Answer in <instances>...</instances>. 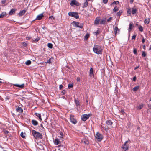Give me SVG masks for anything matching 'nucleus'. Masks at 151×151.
Here are the masks:
<instances>
[{
    "label": "nucleus",
    "mask_w": 151,
    "mask_h": 151,
    "mask_svg": "<svg viewBox=\"0 0 151 151\" xmlns=\"http://www.w3.org/2000/svg\"><path fill=\"white\" fill-rule=\"evenodd\" d=\"M94 52L97 54H102V49L101 47L98 45H95L93 48Z\"/></svg>",
    "instance_id": "f257e3e1"
},
{
    "label": "nucleus",
    "mask_w": 151,
    "mask_h": 151,
    "mask_svg": "<svg viewBox=\"0 0 151 151\" xmlns=\"http://www.w3.org/2000/svg\"><path fill=\"white\" fill-rule=\"evenodd\" d=\"M32 133L35 138L37 139H41L42 138V135L39 132L35 130L32 131Z\"/></svg>",
    "instance_id": "f03ea898"
},
{
    "label": "nucleus",
    "mask_w": 151,
    "mask_h": 151,
    "mask_svg": "<svg viewBox=\"0 0 151 151\" xmlns=\"http://www.w3.org/2000/svg\"><path fill=\"white\" fill-rule=\"evenodd\" d=\"M68 15L69 16L74 17L76 19H78L79 18V16L77 12H69L68 13Z\"/></svg>",
    "instance_id": "7ed1b4c3"
},
{
    "label": "nucleus",
    "mask_w": 151,
    "mask_h": 151,
    "mask_svg": "<svg viewBox=\"0 0 151 151\" xmlns=\"http://www.w3.org/2000/svg\"><path fill=\"white\" fill-rule=\"evenodd\" d=\"M95 138L99 141H101L103 139V136L99 132H97L95 135Z\"/></svg>",
    "instance_id": "20e7f679"
},
{
    "label": "nucleus",
    "mask_w": 151,
    "mask_h": 151,
    "mask_svg": "<svg viewBox=\"0 0 151 151\" xmlns=\"http://www.w3.org/2000/svg\"><path fill=\"white\" fill-rule=\"evenodd\" d=\"M129 141V139L128 140L126 141L124 144L123 145L122 148L123 151H126L128 150V145H127L126 144Z\"/></svg>",
    "instance_id": "39448f33"
},
{
    "label": "nucleus",
    "mask_w": 151,
    "mask_h": 151,
    "mask_svg": "<svg viewBox=\"0 0 151 151\" xmlns=\"http://www.w3.org/2000/svg\"><path fill=\"white\" fill-rule=\"evenodd\" d=\"M89 114H84L81 116V119L83 121H85L88 119L90 117Z\"/></svg>",
    "instance_id": "423d86ee"
},
{
    "label": "nucleus",
    "mask_w": 151,
    "mask_h": 151,
    "mask_svg": "<svg viewBox=\"0 0 151 151\" xmlns=\"http://www.w3.org/2000/svg\"><path fill=\"white\" fill-rule=\"evenodd\" d=\"M70 5L71 6L76 5L77 6H79L80 4L76 0H72L70 4Z\"/></svg>",
    "instance_id": "0eeeda50"
},
{
    "label": "nucleus",
    "mask_w": 151,
    "mask_h": 151,
    "mask_svg": "<svg viewBox=\"0 0 151 151\" xmlns=\"http://www.w3.org/2000/svg\"><path fill=\"white\" fill-rule=\"evenodd\" d=\"M70 121L73 124H75L77 122L76 119L74 118V116L73 115L70 116Z\"/></svg>",
    "instance_id": "6e6552de"
},
{
    "label": "nucleus",
    "mask_w": 151,
    "mask_h": 151,
    "mask_svg": "<svg viewBox=\"0 0 151 151\" xmlns=\"http://www.w3.org/2000/svg\"><path fill=\"white\" fill-rule=\"evenodd\" d=\"M74 26L75 27H79L80 28H82L83 26L82 24H80L78 22H74Z\"/></svg>",
    "instance_id": "1a4fd4ad"
},
{
    "label": "nucleus",
    "mask_w": 151,
    "mask_h": 151,
    "mask_svg": "<svg viewBox=\"0 0 151 151\" xmlns=\"http://www.w3.org/2000/svg\"><path fill=\"white\" fill-rule=\"evenodd\" d=\"M44 17L43 13H42L37 15L36 18V20H40Z\"/></svg>",
    "instance_id": "9d476101"
},
{
    "label": "nucleus",
    "mask_w": 151,
    "mask_h": 151,
    "mask_svg": "<svg viewBox=\"0 0 151 151\" xmlns=\"http://www.w3.org/2000/svg\"><path fill=\"white\" fill-rule=\"evenodd\" d=\"M81 142L82 143H84L86 144H88L89 143L88 141L86 138L83 139L81 140Z\"/></svg>",
    "instance_id": "9b49d317"
},
{
    "label": "nucleus",
    "mask_w": 151,
    "mask_h": 151,
    "mask_svg": "<svg viewBox=\"0 0 151 151\" xmlns=\"http://www.w3.org/2000/svg\"><path fill=\"white\" fill-rule=\"evenodd\" d=\"M16 110L17 112L19 113H22L23 112V109L21 108V107H18L16 108Z\"/></svg>",
    "instance_id": "f8f14e48"
},
{
    "label": "nucleus",
    "mask_w": 151,
    "mask_h": 151,
    "mask_svg": "<svg viewBox=\"0 0 151 151\" xmlns=\"http://www.w3.org/2000/svg\"><path fill=\"white\" fill-rule=\"evenodd\" d=\"M32 123L34 126H36L38 124V122L37 121L33 119L32 120Z\"/></svg>",
    "instance_id": "ddd939ff"
},
{
    "label": "nucleus",
    "mask_w": 151,
    "mask_h": 151,
    "mask_svg": "<svg viewBox=\"0 0 151 151\" xmlns=\"http://www.w3.org/2000/svg\"><path fill=\"white\" fill-rule=\"evenodd\" d=\"M15 86L18 87L20 88H23L24 86V84H23L21 85L18 84H14V85Z\"/></svg>",
    "instance_id": "4468645a"
},
{
    "label": "nucleus",
    "mask_w": 151,
    "mask_h": 151,
    "mask_svg": "<svg viewBox=\"0 0 151 151\" xmlns=\"http://www.w3.org/2000/svg\"><path fill=\"white\" fill-rule=\"evenodd\" d=\"M137 11V9L135 8H132V14H134L136 13Z\"/></svg>",
    "instance_id": "2eb2a0df"
},
{
    "label": "nucleus",
    "mask_w": 151,
    "mask_h": 151,
    "mask_svg": "<svg viewBox=\"0 0 151 151\" xmlns=\"http://www.w3.org/2000/svg\"><path fill=\"white\" fill-rule=\"evenodd\" d=\"M54 143L55 145H58L60 143V141L59 140V139H56L54 141Z\"/></svg>",
    "instance_id": "dca6fc26"
},
{
    "label": "nucleus",
    "mask_w": 151,
    "mask_h": 151,
    "mask_svg": "<svg viewBox=\"0 0 151 151\" xmlns=\"http://www.w3.org/2000/svg\"><path fill=\"white\" fill-rule=\"evenodd\" d=\"M106 123L108 125H111L112 124V122L110 120H108L106 121Z\"/></svg>",
    "instance_id": "f3484780"
},
{
    "label": "nucleus",
    "mask_w": 151,
    "mask_h": 151,
    "mask_svg": "<svg viewBox=\"0 0 151 151\" xmlns=\"http://www.w3.org/2000/svg\"><path fill=\"white\" fill-rule=\"evenodd\" d=\"M6 12H2L1 14L0 15V18H2L6 16Z\"/></svg>",
    "instance_id": "a211bd4d"
},
{
    "label": "nucleus",
    "mask_w": 151,
    "mask_h": 151,
    "mask_svg": "<svg viewBox=\"0 0 151 151\" xmlns=\"http://www.w3.org/2000/svg\"><path fill=\"white\" fill-rule=\"evenodd\" d=\"M15 9H12L9 12V14L10 15H12L15 13Z\"/></svg>",
    "instance_id": "6ab92c4d"
},
{
    "label": "nucleus",
    "mask_w": 151,
    "mask_h": 151,
    "mask_svg": "<svg viewBox=\"0 0 151 151\" xmlns=\"http://www.w3.org/2000/svg\"><path fill=\"white\" fill-rule=\"evenodd\" d=\"M26 12V11L25 10H23L21 11L19 13V15L20 16H22Z\"/></svg>",
    "instance_id": "aec40b11"
},
{
    "label": "nucleus",
    "mask_w": 151,
    "mask_h": 151,
    "mask_svg": "<svg viewBox=\"0 0 151 151\" xmlns=\"http://www.w3.org/2000/svg\"><path fill=\"white\" fill-rule=\"evenodd\" d=\"M106 19V18H104L102 19L100 22V23L101 24H105Z\"/></svg>",
    "instance_id": "412c9836"
},
{
    "label": "nucleus",
    "mask_w": 151,
    "mask_h": 151,
    "mask_svg": "<svg viewBox=\"0 0 151 151\" xmlns=\"http://www.w3.org/2000/svg\"><path fill=\"white\" fill-rule=\"evenodd\" d=\"M100 21V20L99 19H98L96 18V19L95 20L94 23L95 24H97L99 23Z\"/></svg>",
    "instance_id": "4be33fe9"
},
{
    "label": "nucleus",
    "mask_w": 151,
    "mask_h": 151,
    "mask_svg": "<svg viewBox=\"0 0 151 151\" xmlns=\"http://www.w3.org/2000/svg\"><path fill=\"white\" fill-rule=\"evenodd\" d=\"M88 1H86H86L84 2V3L83 6V8L86 7L88 5Z\"/></svg>",
    "instance_id": "5701e85b"
},
{
    "label": "nucleus",
    "mask_w": 151,
    "mask_h": 151,
    "mask_svg": "<svg viewBox=\"0 0 151 151\" xmlns=\"http://www.w3.org/2000/svg\"><path fill=\"white\" fill-rule=\"evenodd\" d=\"M93 69L92 68H91L90 70L89 75L90 76H91L93 75Z\"/></svg>",
    "instance_id": "b1692460"
},
{
    "label": "nucleus",
    "mask_w": 151,
    "mask_h": 151,
    "mask_svg": "<svg viewBox=\"0 0 151 151\" xmlns=\"http://www.w3.org/2000/svg\"><path fill=\"white\" fill-rule=\"evenodd\" d=\"M36 116L39 117V118L40 120H42V119L41 116V114L39 113H35Z\"/></svg>",
    "instance_id": "393cba45"
},
{
    "label": "nucleus",
    "mask_w": 151,
    "mask_h": 151,
    "mask_svg": "<svg viewBox=\"0 0 151 151\" xmlns=\"http://www.w3.org/2000/svg\"><path fill=\"white\" fill-rule=\"evenodd\" d=\"M133 27V24H132L130 23L129 24V28L128 29V30L129 31H130L132 29V28Z\"/></svg>",
    "instance_id": "a878e982"
},
{
    "label": "nucleus",
    "mask_w": 151,
    "mask_h": 151,
    "mask_svg": "<svg viewBox=\"0 0 151 151\" xmlns=\"http://www.w3.org/2000/svg\"><path fill=\"white\" fill-rule=\"evenodd\" d=\"M139 88V86H136L133 88V91H135L138 90V89Z\"/></svg>",
    "instance_id": "bb28decb"
},
{
    "label": "nucleus",
    "mask_w": 151,
    "mask_h": 151,
    "mask_svg": "<svg viewBox=\"0 0 151 151\" xmlns=\"http://www.w3.org/2000/svg\"><path fill=\"white\" fill-rule=\"evenodd\" d=\"M48 47L50 48H52L53 47V45L52 44L49 43L47 44Z\"/></svg>",
    "instance_id": "cd10ccee"
},
{
    "label": "nucleus",
    "mask_w": 151,
    "mask_h": 151,
    "mask_svg": "<svg viewBox=\"0 0 151 151\" xmlns=\"http://www.w3.org/2000/svg\"><path fill=\"white\" fill-rule=\"evenodd\" d=\"M31 62L30 60H27L25 64L27 65H29L31 64Z\"/></svg>",
    "instance_id": "c85d7f7f"
},
{
    "label": "nucleus",
    "mask_w": 151,
    "mask_h": 151,
    "mask_svg": "<svg viewBox=\"0 0 151 151\" xmlns=\"http://www.w3.org/2000/svg\"><path fill=\"white\" fill-rule=\"evenodd\" d=\"M149 19L148 20L146 19L144 21V23L146 24H148L149 23Z\"/></svg>",
    "instance_id": "c756f323"
},
{
    "label": "nucleus",
    "mask_w": 151,
    "mask_h": 151,
    "mask_svg": "<svg viewBox=\"0 0 151 151\" xmlns=\"http://www.w3.org/2000/svg\"><path fill=\"white\" fill-rule=\"evenodd\" d=\"M143 105L142 104L139 105L137 107V109L140 110L143 107Z\"/></svg>",
    "instance_id": "7c9ffc66"
},
{
    "label": "nucleus",
    "mask_w": 151,
    "mask_h": 151,
    "mask_svg": "<svg viewBox=\"0 0 151 151\" xmlns=\"http://www.w3.org/2000/svg\"><path fill=\"white\" fill-rule=\"evenodd\" d=\"M118 10V8L117 6H115L113 9V11L114 12H116Z\"/></svg>",
    "instance_id": "2f4dec72"
},
{
    "label": "nucleus",
    "mask_w": 151,
    "mask_h": 151,
    "mask_svg": "<svg viewBox=\"0 0 151 151\" xmlns=\"http://www.w3.org/2000/svg\"><path fill=\"white\" fill-rule=\"evenodd\" d=\"M118 30H119V29H118L117 27L116 26L115 27L114 29V32H115V34L116 35L117 31Z\"/></svg>",
    "instance_id": "473e14b6"
},
{
    "label": "nucleus",
    "mask_w": 151,
    "mask_h": 151,
    "mask_svg": "<svg viewBox=\"0 0 151 151\" xmlns=\"http://www.w3.org/2000/svg\"><path fill=\"white\" fill-rule=\"evenodd\" d=\"M75 102H76V105L77 106L79 105L80 103H79V101H78L77 100H75Z\"/></svg>",
    "instance_id": "72a5a7b5"
},
{
    "label": "nucleus",
    "mask_w": 151,
    "mask_h": 151,
    "mask_svg": "<svg viewBox=\"0 0 151 151\" xmlns=\"http://www.w3.org/2000/svg\"><path fill=\"white\" fill-rule=\"evenodd\" d=\"M139 29L141 32H142L143 30V27L141 26H140L139 27Z\"/></svg>",
    "instance_id": "f704fd0d"
},
{
    "label": "nucleus",
    "mask_w": 151,
    "mask_h": 151,
    "mask_svg": "<svg viewBox=\"0 0 151 151\" xmlns=\"http://www.w3.org/2000/svg\"><path fill=\"white\" fill-rule=\"evenodd\" d=\"M142 56L143 57H145L146 55V54L145 52L144 51L142 52Z\"/></svg>",
    "instance_id": "c9c22d12"
},
{
    "label": "nucleus",
    "mask_w": 151,
    "mask_h": 151,
    "mask_svg": "<svg viewBox=\"0 0 151 151\" xmlns=\"http://www.w3.org/2000/svg\"><path fill=\"white\" fill-rule=\"evenodd\" d=\"M39 39H40V38L39 37L37 38L35 40H33V42H37V41H39Z\"/></svg>",
    "instance_id": "e433bc0d"
},
{
    "label": "nucleus",
    "mask_w": 151,
    "mask_h": 151,
    "mask_svg": "<svg viewBox=\"0 0 151 151\" xmlns=\"http://www.w3.org/2000/svg\"><path fill=\"white\" fill-rule=\"evenodd\" d=\"M133 53L135 54H136L137 53V50L136 48H134L133 49Z\"/></svg>",
    "instance_id": "4c0bfd02"
},
{
    "label": "nucleus",
    "mask_w": 151,
    "mask_h": 151,
    "mask_svg": "<svg viewBox=\"0 0 151 151\" xmlns=\"http://www.w3.org/2000/svg\"><path fill=\"white\" fill-rule=\"evenodd\" d=\"M20 136L23 138H25V136L24 135L23 133V132H22V133H21V134H20Z\"/></svg>",
    "instance_id": "58836bf2"
},
{
    "label": "nucleus",
    "mask_w": 151,
    "mask_h": 151,
    "mask_svg": "<svg viewBox=\"0 0 151 151\" xmlns=\"http://www.w3.org/2000/svg\"><path fill=\"white\" fill-rule=\"evenodd\" d=\"M119 3V2L118 1H114L111 4H118Z\"/></svg>",
    "instance_id": "ea45409f"
},
{
    "label": "nucleus",
    "mask_w": 151,
    "mask_h": 151,
    "mask_svg": "<svg viewBox=\"0 0 151 151\" xmlns=\"http://www.w3.org/2000/svg\"><path fill=\"white\" fill-rule=\"evenodd\" d=\"M136 37V35H134L132 37V40H134L135 39Z\"/></svg>",
    "instance_id": "a19ab883"
},
{
    "label": "nucleus",
    "mask_w": 151,
    "mask_h": 151,
    "mask_svg": "<svg viewBox=\"0 0 151 151\" xmlns=\"http://www.w3.org/2000/svg\"><path fill=\"white\" fill-rule=\"evenodd\" d=\"M73 87V84H69L68 86V88H72Z\"/></svg>",
    "instance_id": "79ce46f5"
},
{
    "label": "nucleus",
    "mask_w": 151,
    "mask_h": 151,
    "mask_svg": "<svg viewBox=\"0 0 151 151\" xmlns=\"http://www.w3.org/2000/svg\"><path fill=\"white\" fill-rule=\"evenodd\" d=\"M95 34L96 35H97L99 33V30H97L96 31L94 32Z\"/></svg>",
    "instance_id": "37998d69"
},
{
    "label": "nucleus",
    "mask_w": 151,
    "mask_h": 151,
    "mask_svg": "<svg viewBox=\"0 0 151 151\" xmlns=\"http://www.w3.org/2000/svg\"><path fill=\"white\" fill-rule=\"evenodd\" d=\"M6 0H2L1 1V2L2 4H4L6 3Z\"/></svg>",
    "instance_id": "c03bdc74"
},
{
    "label": "nucleus",
    "mask_w": 151,
    "mask_h": 151,
    "mask_svg": "<svg viewBox=\"0 0 151 151\" xmlns=\"http://www.w3.org/2000/svg\"><path fill=\"white\" fill-rule=\"evenodd\" d=\"M112 18L111 17H110L108 18V19L107 20V22H109L111 21V20L112 19Z\"/></svg>",
    "instance_id": "a18cd8bd"
},
{
    "label": "nucleus",
    "mask_w": 151,
    "mask_h": 151,
    "mask_svg": "<svg viewBox=\"0 0 151 151\" xmlns=\"http://www.w3.org/2000/svg\"><path fill=\"white\" fill-rule=\"evenodd\" d=\"M88 37H89V35L88 34H86L85 37V38L86 39H88Z\"/></svg>",
    "instance_id": "49530a36"
},
{
    "label": "nucleus",
    "mask_w": 151,
    "mask_h": 151,
    "mask_svg": "<svg viewBox=\"0 0 151 151\" xmlns=\"http://www.w3.org/2000/svg\"><path fill=\"white\" fill-rule=\"evenodd\" d=\"M121 113L122 114H124V112L123 110H122L121 111Z\"/></svg>",
    "instance_id": "de8ad7c7"
},
{
    "label": "nucleus",
    "mask_w": 151,
    "mask_h": 151,
    "mask_svg": "<svg viewBox=\"0 0 151 151\" xmlns=\"http://www.w3.org/2000/svg\"><path fill=\"white\" fill-rule=\"evenodd\" d=\"M107 2L108 0H103V2L105 4L107 3Z\"/></svg>",
    "instance_id": "09e8293b"
},
{
    "label": "nucleus",
    "mask_w": 151,
    "mask_h": 151,
    "mask_svg": "<svg viewBox=\"0 0 151 151\" xmlns=\"http://www.w3.org/2000/svg\"><path fill=\"white\" fill-rule=\"evenodd\" d=\"M86 102L87 103H88V96H87V98L86 99Z\"/></svg>",
    "instance_id": "8fccbe9b"
},
{
    "label": "nucleus",
    "mask_w": 151,
    "mask_h": 151,
    "mask_svg": "<svg viewBox=\"0 0 151 151\" xmlns=\"http://www.w3.org/2000/svg\"><path fill=\"white\" fill-rule=\"evenodd\" d=\"M63 87V86L62 85H60L59 86V88L60 89H62Z\"/></svg>",
    "instance_id": "3c124183"
},
{
    "label": "nucleus",
    "mask_w": 151,
    "mask_h": 151,
    "mask_svg": "<svg viewBox=\"0 0 151 151\" xmlns=\"http://www.w3.org/2000/svg\"><path fill=\"white\" fill-rule=\"evenodd\" d=\"M77 80L78 81H80V78L79 77L77 78Z\"/></svg>",
    "instance_id": "603ef678"
},
{
    "label": "nucleus",
    "mask_w": 151,
    "mask_h": 151,
    "mask_svg": "<svg viewBox=\"0 0 151 151\" xmlns=\"http://www.w3.org/2000/svg\"><path fill=\"white\" fill-rule=\"evenodd\" d=\"M127 14H131V11L130 10H129L127 11Z\"/></svg>",
    "instance_id": "864d4df0"
},
{
    "label": "nucleus",
    "mask_w": 151,
    "mask_h": 151,
    "mask_svg": "<svg viewBox=\"0 0 151 151\" xmlns=\"http://www.w3.org/2000/svg\"><path fill=\"white\" fill-rule=\"evenodd\" d=\"M51 58H50L47 61V63H51Z\"/></svg>",
    "instance_id": "5fc2aeb1"
},
{
    "label": "nucleus",
    "mask_w": 151,
    "mask_h": 151,
    "mask_svg": "<svg viewBox=\"0 0 151 151\" xmlns=\"http://www.w3.org/2000/svg\"><path fill=\"white\" fill-rule=\"evenodd\" d=\"M121 13L122 12L119 11L117 13V14L118 15H120L121 14Z\"/></svg>",
    "instance_id": "6e6d98bb"
},
{
    "label": "nucleus",
    "mask_w": 151,
    "mask_h": 151,
    "mask_svg": "<svg viewBox=\"0 0 151 151\" xmlns=\"http://www.w3.org/2000/svg\"><path fill=\"white\" fill-rule=\"evenodd\" d=\"M4 133L6 134H8V133H9V132L8 131H7V130H6V131H4Z\"/></svg>",
    "instance_id": "4d7b16f0"
},
{
    "label": "nucleus",
    "mask_w": 151,
    "mask_h": 151,
    "mask_svg": "<svg viewBox=\"0 0 151 151\" xmlns=\"http://www.w3.org/2000/svg\"><path fill=\"white\" fill-rule=\"evenodd\" d=\"M136 76H134L133 78V81H136Z\"/></svg>",
    "instance_id": "13d9d810"
},
{
    "label": "nucleus",
    "mask_w": 151,
    "mask_h": 151,
    "mask_svg": "<svg viewBox=\"0 0 151 151\" xmlns=\"http://www.w3.org/2000/svg\"><path fill=\"white\" fill-rule=\"evenodd\" d=\"M65 93V90H63L62 91V93L63 94H64Z\"/></svg>",
    "instance_id": "bf43d9fd"
},
{
    "label": "nucleus",
    "mask_w": 151,
    "mask_h": 151,
    "mask_svg": "<svg viewBox=\"0 0 151 151\" xmlns=\"http://www.w3.org/2000/svg\"><path fill=\"white\" fill-rule=\"evenodd\" d=\"M142 42L143 43H144L145 42V40L144 38H143L142 40Z\"/></svg>",
    "instance_id": "052dcab7"
},
{
    "label": "nucleus",
    "mask_w": 151,
    "mask_h": 151,
    "mask_svg": "<svg viewBox=\"0 0 151 151\" xmlns=\"http://www.w3.org/2000/svg\"><path fill=\"white\" fill-rule=\"evenodd\" d=\"M134 0H130V2L131 4H132L133 1Z\"/></svg>",
    "instance_id": "680f3d73"
},
{
    "label": "nucleus",
    "mask_w": 151,
    "mask_h": 151,
    "mask_svg": "<svg viewBox=\"0 0 151 151\" xmlns=\"http://www.w3.org/2000/svg\"><path fill=\"white\" fill-rule=\"evenodd\" d=\"M139 68V66H137L134 68V69L136 70V69H137V68Z\"/></svg>",
    "instance_id": "e2e57ef3"
},
{
    "label": "nucleus",
    "mask_w": 151,
    "mask_h": 151,
    "mask_svg": "<svg viewBox=\"0 0 151 151\" xmlns=\"http://www.w3.org/2000/svg\"><path fill=\"white\" fill-rule=\"evenodd\" d=\"M52 18H53V17L52 16H50L49 17V18H51L52 19Z\"/></svg>",
    "instance_id": "0e129e2a"
},
{
    "label": "nucleus",
    "mask_w": 151,
    "mask_h": 151,
    "mask_svg": "<svg viewBox=\"0 0 151 151\" xmlns=\"http://www.w3.org/2000/svg\"><path fill=\"white\" fill-rule=\"evenodd\" d=\"M23 44H24V46H26V45H27L26 43H23Z\"/></svg>",
    "instance_id": "69168bd1"
},
{
    "label": "nucleus",
    "mask_w": 151,
    "mask_h": 151,
    "mask_svg": "<svg viewBox=\"0 0 151 151\" xmlns=\"http://www.w3.org/2000/svg\"><path fill=\"white\" fill-rule=\"evenodd\" d=\"M143 49H144L145 50V45H144V46H143Z\"/></svg>",
    "instance_id": "338daca9"
},
{
    "label": "nucleus",
    "mask_w": 151,
    "mask_h": 151,
    "mask_svg": "<svg viewBox=\"0 0 151 151\" xmlns=\"http://www.w3.org/2000/svg\"><path fill=\"white\" fill-rule=\"evenodd\" d=\"M60 135L62 136L63 135V133L62 132L60 133Z\"/></svg>",
    "instance_id": "774afa93"
}]
</instances>
